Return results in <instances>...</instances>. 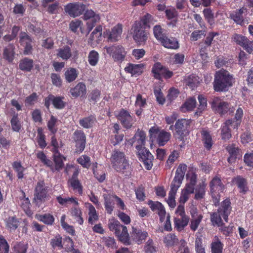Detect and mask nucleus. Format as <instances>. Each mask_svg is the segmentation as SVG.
Segmentation results:
<instances>
[{"instance_id": "nucleus-1", "label": "nucleus", "mask_w": 253, "mask_h": 253, "mask_svg": "<svg viewBox=\"0 0 253 253\" xmlns=\"http://www.w3.org/2000/svg\"><path fill=\"white\" fill-rule=\"evenodd\" d=\"M233 77L223 69L216 72L214 75L213 88L216 91H223L232 86Z\"/></svg>"}, {"instance_id": "nucleus-2", "label": "nucleus", "mask_w": 253, "mask_h": 253, "mask_svg": "<svg viewBox=\"0 0 253 253\" xmlns=\"http://www.w3.org/2000/svg\"><path fill=\"white\" fill-rule=\"evenodd\" d=\"M110 161L113 167L118 171H122L129 168V164L124 152L118 150L113 151Z\"/></svg>"}, {"instance_id": "nucleus-3", "label": "nucleus", "mask_w": 253, "mask_h": 253, "mask_svg": "<svg viewBox=\"0 0 253 253\" xmlns=\"http://www.w3.org/2000/svg\"><path fill=\"white\" fill-rule=\"evenodd\" d=\"M140 22H135L131 28L133 40L139 45L144 44L146 42L149 34Z\"/></svg>"}, {"instance_id": "nucleus-4", "label": "nucleus", "mask_w": 253, "mask_h": 253, "mask_svg": "<svg viewBox=\"0 0 253 253\" xmlns=\"http://www.w3.org/2000/svg\"><path fill=\"white\" fill-rule=\"evenodd\" d=\"M85 9V5L79 2L69 3L64 7L65 12L74 18L82 15Z\"/></svg>"}, {"instance_id": "nucleus-5", "label": "nucleus", "mask_w": 253, "mask_h": 253, "mask_svg": "<svg viewBox=\"0 0 253 253\" xmlns=\"http://www.w3.org/2000/svg\"><path fill=\"white\" fill-rule=\"evenodd\" d=\"M105 48L107 53L112 55L113 58L116 61H122L126 56V52L122 46H112L106 47Z\"/></svg>"}, {"instance_id": "nucleus-6", "label": "nucleus", "mask_w": 253, "mask_h": 253, "mask_svg": "<svg viewBox=\"0 0 253 253\" xmlns=\"http://www.w3.org/2000/svg\"><path fill=\"white\" fill-rule=\"evenodd\" d=\"M232 40L236 44L243 47L249 53H252L253 48V42L249 41L246 37L235 34L232 37Z\"/></svg>"}, {"instance_id": "nucleus-7", "label": "nucleus", "mask_w": 253, "mask_h": 253, "mask_svg": "<svg viewBox=\"0 0 253 253\" xmlns=\"http://www.w3.org/2000/svg\"><path fill=\"white\" fill-rule=\"evenodd\" d=\"M186 169L187 166L186 165L180 164L178 166L176 171L175 176L171 184L170 187L178 189L183 179Z\"/></svg>"}, {"instance_id": "nucleus-8", "label": "nucleus", "mask_w": 253, "mask_h": 253, "mask_svg": "<svg viewBox=\"0 0 253 253\" xmlns=\"http://www.w3.org/2000/svg\"><path fill=\"white\" fill-rule=\"evenodd\" d=\"M191 123V120H186L185 119L178 120L176 122L175 127L176 135H178V136H177L178 139L181 141L183 140V134L184 132L187 130Z\"/></svg>"}, {"instance_id": "nucleus-9", "label": "nucleus", "mask_w": 253, "mask_h": 253, "mask_svg": "<svg viewBox=\"0 0 253 253\" xmlns=\"http://www.w3.org/2000/svg\"><path fill=\"white\" fill-rule=\"evenodd\" d=\"M117 118L125 127L129 128L132 126L133 120L127 111L122 109L117 114Z\"/></svg>"}, {"instance_id": "nucleus-10", "label": "nucleus", "mask_w": 253, "mask_h": 253, "mask_svg": "<svg viewBox=\"0 0 253 253\" xmlns=\"http://www.w3.org/2000/svg\"><path fill=\"white\" fill-rule=\"evenodd\" d=\"M85 135L82 130H76L74 133V139L76 142L77 152H82L85 146Z\"/></svg>"}, {"instance_id": "nucleus-11", "label": "nucleus", "mask_w": 253, "mask_h": 253, "mask_svg": "<svg viewBox=\"0 0 253 253\" xmlns=\"http://www.w3.org/2000/svg\"><path fill=\"white\" fill-rule=\"evenodd\" d=\"M145 138L146 134L145 132L138 129L133 138V139L134 140L133 142L136 141L137 143L136 146V149L137 150L138 153H139L140 151H142V150L143 151H144V150H147L144 147Z\"/></svg>"}, {"instance_id": "nucleus-12", "label": "nucleus", "mask_w": 253, "mask_h": 253, "mask_svg": "<svg viewBox=\"0 0 253 253\" xmlns=\"http://www.w3.org/2000/svg\"><path fill=\"white\" fill-rule=\"evenodd\" d=\"M46 194L47 189L44 187V182L43 181L38 182L35 190L34 200L42 201L46 197Z\"/></svg>"}, {"instance_id": "nucleus-13", "label": "nucleus", "mask_w": 253, "mask_h": 253, "mask_svg": "<svg viewBox=\"0 0 253 253\" xmlns=\"http://www.w3.org/2000/svg\"><path fill=\"white\" fill-rule=\"evenodd\" d=\"M85 20H89L87 23V28L90 31L94 26V24L100 20V16L98 14H95L92 10H87L84 14Z\"/></svg>"}, {"instance_id": "nucleus-14", "label": "nucleus", "mask_w": 253, "mask_h": 253, "mask_svg": "<svg viewBox=\"0 0 253 253\" xmlns=\"http://www.w3.org/2000/svg\"><path fill=\"white\" fill-rule=\"evenodd\" d=\"M138 154L143 162L145 168L148 170L151 169L153 166L152 161L154 159L151 153L148 150H142L138 153Z\"/></svg>"}, {"instance_id": "nucleus-15", "label": "nucleus", "mask_w": 253, "mask_h": 253, "mask_svg": "<svg viewBox=\"0 0 253 253\" xmlns=\"http://www.w3.org/2000/svg\"><path fill=\"white\" fill-rule=\"evenodd\" d=\"M231 211V203L228 199H226L222 203L220 207L218 209V213L220 214L224 220L228 222V216Z\"/></svg>"}, {"instance_id": "nucleus-16", "label": "nucleus", "mask_w": 253, "mask_h": 253, "mask_svg": "<svg viewBox=\"0 0 253 253\" xmlns=\"http://www.w3.org/2000/svg\"><path fill=\"white\" fill-rule=\"evenodd\" d=\"M232 182L239 189L240 193L245 194L248 191L247 181L243 177L238 175L232 179Z\"/></svg>"}, {"instance_id": "nucleus-17", "label": "nucleus", "mask_w": 253, "mask_h": 253, "mask_svg": "<svg viewBox=\"0 0 253 253\" xmlns=\"http://www.w3.org/2000/svg\"><path fill=\"white\" fill-rule=\"evenodd\" d=\"M148 234L146 231H142L132 227L131 236L134 241L138 244H141L148 237Z\"/></svg>"}, {"instance_id": "nucleus-18", "label": "nucleus", "mask_w": 253, "mask_h": 253, "mask_svg": "<svg viewBox=\"0 0 253 253\" xmlns=\"http://www.w3.org/2000/svg\"><path fill=\"white\" fill-rule=\"evenodd\" d=\"M192 218L190 222V228L193 231H195L198 228L202 219L203 215L201 214H198L196 210H193L191 212Z\"/></svg>"}, {"instance_id": "nucleus-19", "label": "nucleus", "mask_w": 253, "mask_h": 253, "mask_svg": "<svg viewBox=\"0 0 253 253\" xmlns=\"http://www.w3.org/2000/svg\"><path fill=\"white\" fill-rule=\"evenodd\" d=\"M230 126L233 127L232 120H226L221 127V136L223 140H228L231 137V133Z\"/></svg>"}, {"instance_id": "nucleus-20", "label": "nucleus", "mask_w": 253, "mask_h": 253, "mask_svg": "<svg viewBox=\"0 0 253 253\" xmlns=\"http://www.w3.org/2000/svg\"><path fill=\"white\" fill-rule=\"evenodd\" d=\"M70 92L74 97H82L86 93V87L84 84L79 83L74 87L71 88Z\"/></svg>"}, {"instance_id": "nucleus-21", "label": "nucleus", "mask_w": 253, "mask_h": 253, "mask_svg": "<svg viewBox=\"0 0 253 253\" xmlns=\"http://www.w3.org/2000/svg\"><path fill=\"white\" fill-rule=\"evenodd\" d=\"M56 51L57 57L61 58L63 60H67L72 56L71 49L68 45L59 48Z\"/></svg>"}, {"instance_id": "nucleus-22", "label": "nucleus", "mask_w": 253, "mask_h": 253, "mask_svg": "<svg viewBox=\"0 0 253 253\" xmlns=\"http://www.w3.org/2000/svg\"><path fill=\"white\" fill-rule=\"evenodd\" d=\"M160 42L165 47L168 48L176 49L179 47L178 42L175 38H169L165 36Z\"/></svg>"}, {"instance_id": "nucleus-23", "label": "nucleus", "mask_w": 253, "mask_h": 253, "mask_svg": "<svg viewBox=\"0 0 253 253\" xmlns=\"http://www.w3.org/2000/svg\"><path fill=\"white\" fill-rule=\"evenodd\" d=\"M122 33V26L118 24L112 28L111 32H109L108 39L111 42H116L119 40Z\"/></svg>"}, {"instance_id": "nucleus-24", "label": "nucleus", "mask_w": 253, "mask_h": 253, "mask_svg": "<svg viewBox=\"0 0 253 253\" xmlns=\"http://www.w3.org/2000/svg\"><path fill=\"white\" fill-rule=\"evenodd\" d=\"M211 193L222 192L224 189V185L222 184L221 180L217 177H215L210 182Z\"/></svg>"}, {"instance_id": "nucleus-25", "label": "nucleus", "mask_w": 253, "mask_h": 253, "mask_svg": "<svg viewBox=\"0 0 253 253\" xmlns=\"http://www.w3.org/2000/svg\"><path fill=\"white\" fill-rule=\"evenodd\" d=\"M201 133L205 147L208 150H210L213 144L210 131L205 128H203L201 130Z\"/></svg>"}, {"instance_id": "nucleus-26", "label": "nucleus", "mask_w": 253, "mask_h": 253, "mask_svg": "<svg viewBox=\"0 0 253 253\" xmlns=\"http://www.w3.org/2000/svg\"><path fill=\"white\" fill-rule=\"evenodd\" d=\"M226 149L230 154V157L228 158V162L232 164L235 161L238 154L239 153V149L234 144L228 145Z\"/></svg>"}, {"instance_id": "nucleus-27", "label": "nucleus", "mask_w": 253, "mask_h": 253, "mask_svg": "<svg viewBox=\"0 0 253 253\" xmlns=\"http://www.w3.org/2000/svg\"><path fill=\"white\" fill-rule=\"evenodd\" d=\"M171 134L164 130H161L157 136V142L159 146L165 145L169 140Z\"/></svg>"}, {"instance_id": "nucleus-28", "label": "nucleus", "mask_w": 253, "mask_h": 253, "mask_svg": "<svg viewBox=\"0 0 253 253\" xmlns=\"http://www.w3.org/2000/svg\"><path fill=\"white\" fill-rule=\"evenodd\" d=\"M246 11V8L242 7L230 15V17L237 24L242 25L244 23L243 14Z\"/></svg>"}, {"instance_id": "nucleus-29", "label": "nucleus", "mask_w": 253, "mask_h": 253, "mask_svg": "<svg viewBox=\"0 0 253 253\" xmlns=\"http://www.w3.org/2000/svg\"><path fill=\"white\" fill-rule=\"evenodd\" d=\"M189 220V218L187 216H183L180 218H175L174 219V227L178 231H181L187 225Z\"/></svg>"}, {"instance_id": "nucleus-30", "label": "nucleus", "mask_w": 253, "mask_h": 253, "mask_svg": "<svg viewBox=\"0 0 253 253\" xmlns=\"http://www.w3.org/2000/svg\"><path fill=\"white\" fill-rule=\"evenodd\" d=\"M56 200L61 205L65 207H68L71 204L74 206H77L79 204L77 199L73 197L63 198L59 196L56 197Z\"/></svg>"}, {"instance_id": "nucleus-31", "label": "nucleus", "mask_w": 253, "mask_h": 253, "mask_svg": "<svg viewBox=\"0 0 253 253\" xmlns=\"http://www.w3.org/2000/svg\"><path fill=\"white\" fill-rule=\"evenodd\" d=\"M143 66V64H130L125 68V70L126 72L131 73L132 75H139L142 72Z\"/></svg>"}, {"instance_id": "nucleus-32", "label": "nucleus", "mask_w": 253, "mask_h": 253, "mask_svg": "<svg viewBox=\"0 0 253 253\" xmlns=\"http://www.w3.org/2000/svg\"><path fill=\"white\" fill-rule=\"evenodd\" d=\"M53 157L55 163L53 171L55 170L59 171L63 168L64 166L63 160H65V158L59 152L54 153Z\"/></svg>"}, {"instance_id": "nucleus-33", "label": "nucleus", "mask_w": 253, "mask_h": 253, "mask_svg": "<svg viewBox=\"0 0 253 253\" xmlns=\"http://www.w3.org/2000/svg\"><path fill=\"white\" fill-rule=\"evenodd\" d=\"M199 83V78L194 75H191L184 80L185 85L189 86L192 89L196 87Z\"/></svg>"}, {"instance_id": "nucleus-34", "label": "nucleus", "mask_w": 253, "mask_h": 253, "mask_svg": "<svg viewBox=\"0 0 253 253\" xmlns=\"http://www.w3.org/2000/svg\"><path fill=\"white\" fill-rule=\"evenodd\" d=\"M105 208L108 213L111 214L114 209L113 196L111 195L103 194Z\"/></svg>"}, {"instance_id": "nucleus-35", "label": "nucleus", "mask_w": 253, "mask_h": 253, "mask_svg": "<svg viewBox=\"0 0 253 253\" xmlns=\"http://www.w3.org/2000/svg\"><path fill=\"white\" fill-rule=\"evenodd\" d=\"M96 122V118L93 116H90L81 119L80 125L85 128H89L93 126Z\"/></svg>"}, {"instance_id": "nucleus-36", "label": "nucleus", "mask_w": 253, "mask_h": 253, "mask_svg": "<svg viewBox=\"0 0 253 253\" xmlns=\"http://www.w3.org/2000/svg\"><path fill=\"white\" fill-rule=\"evenodd\" d=\"M165 71V67L159 62L155 63L152 69V72L154 74V77L157 79H160L161 78Z\"/></svg>"}, {"instance_id": "nucleus-37", "label": "nucleus", "mask_w": 253, "mask_h": 253, "mask_svg": "<svg viewBox=\"0 0 253 253\" xmlns=\"http://www.w3.org/2000/svg\"><path fill=\"white\" fill-rule=\"evenodd\" d=\"M234 111L233 107L231 108L230 105L227 102L223 101L220 106L216 109V111L221 115H225L229 112L232 113Z\"/></svg>"}, {"instance_id": "nucleus-38", "label": "nucleus", "mask_w": 253, "mask_h": 253, "mask_svg": "<svg viewBox=\"0 0 253 253\" xmlns=\"http://www.w3.org/2000/svg\"><path fill=\"white\" fill-rule=\"evenodd\" d=\"M70 212L72 216L77 223L80 225L83 224L84 219L82 216L81 210L80 208L77 207L72 208L70 211Z\"/></svg>"}, {"instance_id": "nucleus-39", "label": "nucleus", "mask_w": 253, "mask_h": 253, "mask_svg": "<svg viewBox=\"0 0 253 253\" xmlns=\"http://www.w3.org/2000/svg\"><path fill=\"white\" fill-rule=\"evenodd\" d=\"M33 67V61L32 59L25 58L20 61L19 68L21 70L30 71Z\"/></svg>"}, {"instance_id": "nucleus-40", "label": "nucleus", "mask_w": 253, "mask_h": 253, "mask_svg": "<svg viewBox=\"0 0 253 253\" xmlns=\"http://www.w3.org/2000/svg\"><path fill=\"white\" fill-rule=\"evenodd\" d=\"M14 47L12 44H9L4 49L3 57L8 62H12L13 61L14 52Z\"/></svg>"}, {"instance_id": "nucleus-41", "label": "nucleus", "mask_w": 253, "mask_h": 253, "mask_svg": "<svg viewBox=\"0 0 253 253\" xmlns=\"http://www.w3.org/2000/svg\"><path fill=\"white\" fill-rule=\"evenodd\" d=\"M223 244L218 238L215 237L211 244V253H222Z\"/></svg>"}, {"instance_id": "nucleus-42", "label": "nucleus", "mask_w": 253, "mask_h": 253, "mask_svg": "<svg viewBox=\"0 0 253 253\" xmlns=\"http://www.w3.org/2000/svg\"><path fill=\"white\" fill-rule=\"evenodd\" d=\"M243 115V111L242 108H239L235 114V118L232 120L233 128H237L241 124V120Z\"/></svg>"}, {"instance_id": "nucleus-43", "label": "nucleus", "mask_w": 253, "mask_h": 253, "mask_svg": "<svg viewBox=\"0 0 253 253\" xmlns=\"http://www.w3.org/2000/svg\"><path fill=\"white\" fill-rule=\"evenodd\" d=\"M108 227L110 231L114 232L115 235H117V234L120 233V228H122V225L118 220L112 219L109 221Z\"/></svg>"}, {"instance_id": "nucleus-44", "label": "nucleus", "mask_w": 253, "mask_h": 253, "mask_svg": "<svg viewBox=\"0 0 253 253\" xmlns=\"http://www.w3.org/2000/svg\"><path fill=\"white\" fill-rule=\"evenodd\" d=\"M119 239L124 243H126L129 241V234L126 226L122 225V228H120L119 234L116 235Z\"/></svg>"}, {"instance_id": "nucleus-45", "label": "nucleus", "mask_w": 253, "mask_h": 253, "mask_svg": "<svg viewBox=\"0 0 253 253\" xmlns=\"http://www.w3.org/2000/svg\"><path fill=\"white\" fill-rule=\"evenodd\" d=\"M69 185L73 190L78 192L79 194L82 193V186L77 178L72 177L68 181Z\"/></svg>"}, {"instance_id": "nucleus-46", "label": "nucleus", "mask_w": 253, "mask_h": 253, "mask_svg": "<svg viewBox=\"0 0 253 253\" xmlns=\"http://www.w3.org/2000/svg\"><path fill=\"white\" fill-rule=\"evenodd\" d=\"M99 55L98 53L94 50L90 51L88 55V61L89 64L92 66H95L98 62Z\"/></svg>"}, {"instance_id": "nucleus-47", "label": "nucleus", "mask_w": 253, "mask_h": 253, "mask_svg": "<svg viewBox=\"0 0 253 253\" xmlns=\"http://www.w3.org/2000/svg\"><path fill=\"white\" fill-rule=\"evenodd\" d=\"M206 186V184L203 182L198 185L195 191V199L196 200H200L204 198L205 195Z\"/></svg>"}, {"instance_id": "nucleus-48", "label": "nucleus", "mask_w": 253, "mask_h": 253, "mask_svg": "<svg viewBox=\"0 0 253 253\" xmlns=\"http://www.w3.org/2000/svg\"><path fill=\"white\" fill-rule=\"evenodd\" d=\"M77 76V70L75 68H70L65 72V79L69 83L75 81Z\"/></svg>"}, {"instance_id": "nucleus-49", "label": "nucleus", "mask_w": 253, "mask_h": 253, "mask_svg": "<svg viewBox=\"0 0 253 253\" xmlns=\"http://www.w3.org/2000/svg\"><path fill=\"white\" fill-rule=\"evenodd\" d=\"M88 222L92 224L98 219L95 208L91 204L88 206Z\"/></svg>"}, {"instance_id": "nucleus-50", "label": "nucleus", "mask_w": 253, "mask_h": 253, "mask_svg": "<svg viewBox=\"0 0 253 253\" xmlns=\"http://www.w3.org/2000/svg\"><path fill=\"white\" fill-rule=\"evenodd\" d=\"M222 215L218 213V211L211 213V221L214 226H221L223 223L221 219Z\"/></svg>"}, {"instance_id": "nucleus-51", "label": "nucleus", "mask_w": 253, "mask_h": 253, "mask_svg": "<svg viewBox=\"0 0 253 253\" xmlns=\"http://www.w3.org/2000/svg\"><path fill=\"white\" fill-rule=\"evenodd\" d=\"M170 187L171 189L169 193V197L167 200V203L169 207L171 208H174L175 206V196L178 188H176L173 187Z\"/></svg>"}, {"instance_id": "nucleus-52", "label": "nucleus", "mask_w": 253, "mask_h": 253, "mask_svg": "<svg viewBox=\"0 0 253 253\" xmlns=\"http://www.w3.org/2000/svg\"><path fill=\"white\" fill-rule=\"evenodd\" d=\"M141 22L142 23L145 27L150 28L151 26L154 25L156 20L150 14H145L141 19Z\"/></svg>"}, {"instance_id": "nucleus-53", "label": "nucleus", "mask_w": 253, "mask_h": 253, "mask_svg": "<svg viewBox=\"0 0 253 253\" xmlns=\"http://www.w3.org/2000/svg\"><path fill=\"white\" fill-rule=\"evenodd\" d=\"M10 123L12 130L14 131L19 132L21 129V125L17 114H14L11 119Z\"/></svg>"}, {"instance_id": "nucleus-54", "label": "nucleus", "mask_w": 253, "mask_h": 253, "mask_svg": "<svg viewBox=\"0 0 253 253\" xmlns=\"http://www.w3.org/2000/svg\"><path fill=\"white\" fill-rule=\"evenodd\" d=\"M178 240L174 234H169L165 236L164 242L168 247H171L176 245Z\"/></svg>"}, {"instance_id": "nucleus-55", "label": "nucleus", "mask_w": 253, "mask_h": 253, "mask_svg": "<svg viewBox=\"0 0 253 253\" xmlns=\"http://www.w3.org/2000/svg\"><path fill=\"white\" fill-rule=\"evenodd\" d=\"M196 104V101L195 99L191 98L188 99L184 104L181 106V108L182 111L185 112L186 111H191L195 107Z\"/></svg>"}, {"instance_id": "nucleus-56", "label": "nucleus", "mask_w": 253, "mask_h": 253, "mask_svg": "<svg viewBox=\"0 0 253 253\" xmlns=\"http://www.w3.org/2000/svg\"><path fill=\"white\" fill-rule=\"evenodd\" d=\"M37 158L44 165L50 167L52 171H54L52 162L47 159L46 156L42 152H39L36 154Z\"/></svg>"}, {"instance_id": "nucleus-57", "label": "nucleus", "mask_w": 253, "mask_h": 253, "mask_svg": "<svg viewBox=\"0 0 253 253\" xmlns=\"http://www.w3.org/2000/svg\"><path fill=\"white\" fill-rule=\"evenodd\" d=\"M18 225L19 221L14 216L8 217L6 220V227L10 231L15 230Z\"/></svg>"}, {"instance_id": "nucleus-58", "label": "nucleus", "mask_w": 253, "mask_h": 253, "mask_svg": "<svg viewBox=\"0 0 253 253\" xmlns=\"http://www.w3.org/2000/svg\"><path fill=\"white\" fill-rule=\"evenodd\" d=\"M144 251L145 253H154L157 252V247L155 246L152 239H149L146 242Z\"/></svg>"}, {"instance_id": "nucleus-59", "label": "nucleus", "mask_w": 253, "mask_h": 253, "mask_svg": "<svg viewBox=\"0 0 253 253\" xmlns=\"http://www.w3.org/2000/svg\"><path fill=\"white\" fill-rule=\"evenodd\" d=\"M64 97L63 96L55 97L53 95V105L58 109H62L65 106V102L63 101Z\"/></svg>"}, {"instance_id": "nucleus-60", "label": "nucleus", "mask_w": 253, "mask_h": 253, "mask_svg": "<svg viewBox=\"0 0 253 253\" xmlns=\"http://www.w3.org/2000/svg\"><path fill=\"white\" fill-rule=\"evenodd\" d=\"M196 253H206L205 248L203 244V240L201 237H197L195 241Z\"/></svg>"}, {"instance_id": "nucleus-61", "label": "nucleus", "mask_w": 253, "mask_h": 253, "mask_svg": "<svg viewBox=\"0 0 253 253\" xmlns=\"http://www.w3.org/2000/svg\"><path fill=\"white\" fill-rule=\"evenodd\" d=\"M38 219L42 221L44 223L48 225H52L54 221L53 216L50 214H44L43 215H40Z\"/></svg>"}, {"instance_id": "nucleus-62", "label": "nucleus", "mask_w": 253, "mask_h": 253, "mask_svg": "<svg viewBox=\"0 0 253 253\" xmlns=\"http://www.w3.org/2000/svg\"><path fill=\"white\" fill-rule=\"evenodd\" d=\"M153 33L155 37L160 42L165 37L163 34V29L159 25H156L154 27Z\"/></svg>"}, {"instance_id": "nucleus-63", "label": "nucleus", "mask_w": 253, "mask_h": 253, "mask_svg": "<svg viewBox=\"0 0 253 253\" xmlns=\"http://www.w3.org/2000/svg\"><path fill=\"white\" fill-rule=\"evenodd\" d=\"M38 143L42 148H44L46 146V143L45 140V135L43 134L42 129L39 128L38 129Z\"/></svg>"}, {"instance_id": "nucleus-64", "label": "nucleus", "mask_w": 253, "mask_h": 253, "mask_svg": "<svg viewBox=\"0 0 253 253\" xmlns=\"http://www.w3.org/2000/svg\"><path fill=\"white\" fill-rule=\"evenodd\" d=\"M12 167L14 170L17 173V176L19 178H22L23 177V171L24 170V168L22 166L20 163L18 162H14L12 164Z\"/></svg>"}]
</instances>
